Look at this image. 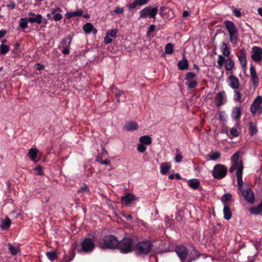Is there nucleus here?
Returning a JSON list of instances; mask_svg holds the SVG:
<instances>
[{"label":"nucleus","mask_w":262,"mask_h":262,"mask_svg":"<svg viewBox=\"0 0 262 262\" xmlns=\"http://www.w3.org/2000/svg\"><path fill=\"white\" fill-rule=\"evenodd\" d=\"M53 18L55 21H58L62 18V15L59 13H57L54 15Z\"/></svg>","instance_id":"nucleus-56"},{"label":"nucleus","mask_w":262,"mask_h":262,"mask_svg":"<svg viewBox=\"0 0 262 262\" xmlns=\"http://www.w3.org/2000/svg\"><path fill=\"white\" fill-rule=\"evenodd\" d=\"M158 7H146L140 11V17L145 18L149 15L151 18H155L158 13Z\"/></svg>","instance_id":"nucleus-8"},{"label":"nucleus","mask_w":262,"mask_h":262,"mask_svg":"<svg viewBox=\"0 0 262 262\" xmlns=\"http://www.w3.org/2000/svg\"><path fill=\"white\" fill-rule=\"evenodd\" d=\"M104 41L106 44H108L112 42V39L110 37V36L106 35L104 37Z\"/></svg>","instance_id":"nucleus-59"},{"label":"nucleus","mask_w":262,"mask_h":262,"mask_svg":"<svg viewBox=\"0 0 262 262\" xmlns=\"http://www.w3.org/2000/svg\"><path fill=\"white\" fill-rule=\"evenodd\" d=\"M117 33V29L109 30L106 32V35L111 37H116Z\"/></svg>","instance_id":"nucleus-49"},{"label":"nucleus","mask_w":262,"mask_h":262,"mask_svg":"<svg viewBox=\"0 0 262 262\" xmlns=\"http://www.w3.org/2000/svg\"><path fill=\"white\" fill-rule=\"evenodd\" d=\"M223 212L225 219L229 220L231 219L232 214L228 205L224 206Z\"/></svg>","instance_id":"nucleus-28"},{"label":"nucleus","mask_w":262,"mask_h":262,"mask_svg":"<svg viewBox=\"0 0 262 262\" xmlns=\"http://www.w3.org/2000/svg\"><path fill=\"white\" fill-rule=\"evenodd\" d=\"M243 170H236V176L237 181L238 188L240 191L244 190L245 188H244V182L242 180Z\"/></svg>","instance_id":"nucleus-16"},{"label":"nucleus","mask_w":262,"mask_h":262,"mask_svg":"<svg viewBox=\"0 0 262 262\" xmlns=\"http://www.w3.org/2000/svg\"><path fill=\"white\" fill-rule=\"evenodd\" d=\"M28 18H22L20 20L19 26L22 29H25L28 27Z\"/></svg>","instance_id":"nucleus-40"},{"label":"nucleus","mask_w":262,"mask_h":262,"mask_svg":"<svg viewBox=\"0 0 262 262\" xmlns=\"http://www.w3.org/2000/svg\"><path fill=\"white\" fill-rule=\"evenodd\" d=\"M137 241V238L133 235L126 236L123 239H122V244L123 246H132L136 244L135 246H141L144 245V246H152V243L149 241H145L141 243H138L136 244V242Z\"/></svg>","instance_id":"nucleus-3"},{"label":"nucleus","mask_w":262,"mask_h":262,"mask_svg":"<svg viewBox=\"0 0 262 262\" xmlns=\"http://www.w3.org/2000/svg\"><path fill=\"white\" fill-rule=\"evenodd\" d=\"M186 83L188 87L190 89H193L197 85V82L195 80H188Z\"/></svg>","instance_id":"nucleus-48"},{"label":"nucleus","mask_w":262,"mask_h":262,"mask_svg":"<svg viewBox=\"0 0 262 262\" xmlns=\"http://www.w3.org/2000/svg\"><path fill=\"white\" fill-rule=\"evenodd\" d=\"M182 158H183L181 154H177V155L176 156V157H175V158H174V160H175V161H176V162H177V163H179V162H181V161H182Z\"/></svg>","instance_id":"nucleus-57"},{"label":"nucleus","mask_w":262,"mask_h":262,"mask_svg":"<svg viewBox=\"0 0 262 262\" xmlns=\"http://www.w3.org/2000/svg\"><path fill=\"white\" fill-rule=\"evenodd\" d=\"M174 247H168L167 248H166L165 250L161 251V250H158L156 251L155 252L157 253H162L163 252H167L170 251H172L173 250Z\"/></svg>","instance_id":"nucleus-51"},{"label":"nucleus","mask_w":262,"mask_h":262,"mask_svg":"<svg viewBox=\"0 0 262 262\" xmlns=\"http://www.w3.org/2000/svg\"><path fill=\"white\" fill-rule=\"evenodd\" d=\"M9 251L12 255H15L20 251L19 247H9Z\"/></svg>","instance_id":"nucleus-45"},{"label":"nucleus","mask_w":262,"mask_h":262,"mask_svg":"<svg viewBox=\"0 0 262 262\" xmlns=\"http://www.w3.org/2000/svg\"><path fill=\"white\" fill-rule=\"evenodd\" d=\"M42 17L40 14L35 15L34 17L28 18L29 22L31 23H36L40 24L42 22Z\"/></svg>","instance_id":"nucleus-30"},{"label":"nucleus","mask_w":262,"mask_h":262,"mask_svg":"<svg viewBox=\"0 0 262 262\" xmlns=\"http://www.w3.org/2000/svg\"><path fill=\"white\" fill-rule=\"evenodd\" d=\"M38 150L36 148H31L28 152V155L32 160H34L37 158Z\"/></svg>","instance_id":"nucleus-38"},{"label":"nucleus","mask_w":262,"mask_h":262,"mask_svg":"<svg viewBox=\"0 0 262 262\" xmlns=\"http://www.w3.org/2000/svg\"><path fill=\"white\" fill-rule=\"evenodd\" d=\"M251 58L256 62H259L262 60V49L260 47L254 46L252 48Z\"/></svg>","instance_id":"nucleus-11"},{"label":"nucleus","mask_w":262,"mask_h":262,"mask_svg":"<svg viewBox=\"0 0 262 262\" xmlns=\"http://www.w3.org/2000/svg\"><path fill=\"white\" fill-rule=\"evenodd\" d=\"M221 157V154L219 152H215L211 154L208 155L206 157L207 160H216Z\"/></svg>","instance_id":"nucleus-34"},{"label":"nucleus","mask_w":262,"mask_h":262,"mask_svg":"<svg viewBox=\"0 0 262 262\" xmlns=\"http://www.w3.org/2000/svg\"><path fill=\"white\" fill-rule=\"evenodd\" d=\"M189 186L194 189H196L199 185H200V182L197 179H191V180H190L189 181Z\"/></svg>","instance_id":"nucleus-37"},{"label":"nucleus","mask_w":262,"mask_h":262,"mask_svg":"<svg viewBox=\"0 0 262 262\" xmlns=\"http://www.w3.org/2000/svg\"><path fill=\"white\" fill-rule=\"evenodd\" d=\"M79 192L83 193H88L89 192V188L85 183H83L80 187V190H79Z\"/></svg>","instance_id":"nucleus-46"},{"label":"nucleus","mask_w":262,"mask_h":262,"mask_svg":"<svg viewBox=\"0 0 262 262\" xmlns=\"http://www.w3.org/2000/svg\"><path fill=\"white\" fill-rule=\"evenodd\" d=\"M96 161L99 162L101 164L109 165L110 166H111V161L107 159H105L104 160H99L97 159Z\"/></svg>","instance_id":"nucleus-54"},{"label":"nucleus","mask_w":262,"mask_h":262,"mask_svg":"<svg viewBox=\"0 0 262 262\" xmlns=\"http://www.w3.org/2000/svg\"><path fill=\"white\" fill-rule=\"evenodd\" d=\"M11 224V221L8 217L5 219H0V227L3 230L9 228Z\"/></svg>","instance_id":"nucleus-22"},{"label":"nucleus","mask_w":262,"mask_h":262,"mask_svg":"<svg viewBox=\"0 0 262 262\" xmlns=\"http://www.w3.org/2000/svg\"><path fill=\"white\" fill-rule=\"evenodd\" d=\"M137 6H138V4L137 3L136 0H135L132 4L129 5V9H134Z\"/></svg>","instance_id":"nucleus-62"},{"label":"nucleus","mask_w":262,"mask_h":262,"mask_svg":"<svg viewBox=\"0 0 262 262\" xmlns=\"http://www.w3.org/2000/svg\"><path fill=\"white\" fill-rule=\"evenodd\" d=\"M227 172V167L222 164H219L214 166L211 172L215 179H220L226 176Z\"/></svg>","instance_id":"nucleus-5"},{"label":"nucleus","mask_w":262,"mask_h":262,"mask_svg":"<svg viewBox=\"0 0 262 262\" xmlns=\"http://www.w3.org/2000/svg\"><path fill=\"white\" fill-rule=\"evenodd\" d=\"M232 198V195L230 193H226L221 198V201L224 204V206L228 205V203L230 201Z\"/></svg>","instance_id":"nucleus-32"},{"label":"nucleus","mask_w":262,"mask_h":262,"mask_svg":"<svg viewBox=\"0 0 262 262\" xmlns=\"http://www.w3.org/2000/svg\"><path fill=\"white\" fill-rule=\"evenodd\" d=\"M250 129H249L250 134L251 136H253V135L257 133V130L256 129V126L254 125H253V123L252 122L250 123Z\"/></svg>","instance_id":"nucleus-47"},{"label":"nucleus","mask_w":262,"mask_h":262,"mask_svg":"<svg viewBox=\"0 0 262 262\" xmlns=\"http://www.w3.org/2000/svg\"><path fill=\"white\" fill-rule=\"evenodd\" d=\"M83 29L86 33H93L94 34H96L97 32V30L94 28L93 25L90 23L85 24L83 26Z\"/></svg>","instance_id":"nucleus-23"},{"label":"nucleus","mask_w":262,"mask_h":262,"mask_svg":"<svg viewBox=\"0 0 262 262\" xmlns=\"http://www.w3.org/2000/svg\"><path fill=\"white\" fill-rule=\"evenodd\" d=\"M1 53L2 54H6L9 50V47L4 44H1L0 46Z\"/></svg>","instance_id":"nucleus-44"},{"label":"nucleus","mask_w":262,"mask_h":262,"mask_svg":"<svg viewBox=\"0 0 262 262\" xmlns=\"http://www.w3.org/2000/svg\"><path fill=\"white\" fill-rule=\"evenodd\" d=\"M75 248L76 247H73V248H71L70 250H69V253H70L69 255H67V257L72 256L73 255V253H75Z\"/></svg>","instance_id":"nucleus-63"},{"label":"nucleus","mask_w":262,"mask_h":262,"mask_svg":"<svg viewBox=\"0 0 262 262\" xmlns=\"http://www.w3.org/2000/svg\"><path fill=\"white\" fill-rule=\"evenodd\" d=\"M262 97L258 96L256 97L250 107V111L253 115L256 113L262 114Z\"/></svg>","instance_id":"nucleus-7"},{"label":"nucleus","mask_w":262,"mask_h":262,"mask_svg":"<svg viewBox=\"0 0 262 262\" xmlns=\"http://www.w3.org/2000/svg\"><path fill=\"white\" fill-rule=\"evenodd\" d=\"M138 5L142 6L146 4L149 0H136Z\"/></svg>","instance_id":"nucleus-58"},{"label":"nucleus","mask_w":262,"mask_h":262,"mask_svg":"<svg viewBox=\"0 0 262 262\" xmlns=\"http://www.w3.org/2000/svg\"><path fill=\"white\" fill-rule=\"evenodd\" d=\"M249 211L252 214L258 215L262 213V200L257 206L250 208Z\"/></svg>","instance_id":"nucleus-21"},{"label":"nucleus","mask_w":262,"mask_h":262,"mask_svg":"<svg viewBox=\"0 0 262 262\" xmlns=\"http://www.w3.org/2000/svg\"><path fill=\"white\" fill-rule=\"evenodd\" d=\"M233 12L235 14L236 16H237V17L241 16V13L239 11L237 10V9H234Z\"/></svg>","instance_id":"nucleus-64"},{"label":"nucleus","mask_w":262,"mask_h":262,"mask_svg":"<svg viewBox=\"0 0 262 262\" xmlns=\"http://www.w3.org/2000/svg\"><path fill=\"white\" fill-rule=\"evenodd\" d=\"M82 14V12L81 10L68 12L67 13V17L70 18L71 17L76 16H80Z\"/></svg>","instance_id":"nucleus-41"},{"label":"nucleus","mask_w":262,"mask_h":262,"mask_svg":"<svg viewBox=\"0 0 262 262\" xmlns=\"http://www.w3.org/2000/svg\"><path fill=\"white\" fill-rule=\"evenodd\" d=\"M250 72L252 80L253 85L254 86H257L259 83V79L256 74L255 68L253 66H251L250 68Z\"/></svg>","instance_id":"nucleus-17"},{"label":"nucleus","mask_w":262,"mask_h":262,"mask_svg":"<svg viewBox=\"0 0 262 262\" xmlns=\"http://www.w3.org/2000/svg\"><path fill=\"white\" fill-rule=\"evenodd\" d=\"M103 241L105 246H118L119 244L118 240L112 235L105 236Z\"/></svg>","instance_id":"nucleus-14"},{"label":"nucleus","mask_w":262,"mask_h":262,"mask_svg":"<svg viewBox=\"0 0 262 262\" xmlns=\"http://www.w3.org/2000/svg\"><path fill=\"white\" fill-rule=\"evenodd\" d=\"M241 54L238 56V59L242 66L245 68L247 66L246 52L245 48H242L241 51Z\"/></svg>","instance_id":"nucleus-18"},{"label":"nucleus","mask_w":262,"mask_h":262,"mask_svg":"<svg viewBox=\"0 0 262 262\" xmlns=\"http://www.w3.org/2000/svg\"><path fill=\"white\" fill-rule=\"evenodd\" d=\"M138 150L140 152H143L146 150V147L143 144H139L137 147Z\"/></svg>","instance_id":"nucleus-53"},{"label":"nucleus","mask_w":262,"mask_h":262,"mask_svg":"<svg viewBox=\"0 0 262 262\" xmlns=\"http://www.w3.org/2000/svg\"><path fill=\"white\" fill-rule=\"evenodd\" d=\"M217 63L219 68H221L223 66V64L225 63V68L227 71L231 70L234 66V62L230 58L226 59L222 55L218 56Z\"/></svg>","instance_id":"nucleus-6"},{"label":"nucleus","mask_w":262,"mask_h":262,"mask_svg":"<svg viewBox=\"0 0 262 262\" xmlns=\"http://www.w3.org/2000/svg\"><path fill=\"white\" fill-rule=\"evenodd\" d=\"M245 200L250 204H253L255 202L254 194L251 188L248 186L241 191Z\"/></svg>","instance_id":"nucleus-9"},{"label":"nucleus","mask_w":262,"mask_h":262,"mask_svg":"<svg viewBox=\"0 0 262 262\" xmlns=\"http://www.w3.org/2000/svg\"><path fill=\"white\" fill-rule=\"evenodd\" d=\"M241 116V110L238 107H234L233 109L231 116L234 120H238Z\"/></svg>","instance_id":"nucleus-26"},{"label":"nucleus","mask_w":262,"mask_h":262,"mask_svg":"<svg viewBox=\"0 0 262 262\" xmlns=\"http://www.w3.org/2000/svg\"><path fill=\"white\" fill-rule=\"evenodd\" d=\"M46 255L49 259L51 261H53L58 258L57 253L56 251H48L46 253Z\"/></svg>","instance_id":"nucleus-36"},{"label":"nucleus","mask_w":262,"mask_h":262,"mask_svg":"<svg viewBox=\"0 0 262 262\" xmlns=\"http://www.w3.org/2000/svg\"><path fill=\"white\" fill-rule=\"evenodd\" d=\"M75 253L74 252L73 253V255L72 256H70V257H67V255L64 254V258L66 259L65 262L71 261L73 259L74 257H75Z\"/></svg>","instance_id":"nucleus-55"},{"label":"nucleus","mask_w":262,"mask_h":262,"mask_svg":"<svg viewBox=\"0 0 262 262\" xmlns=\"http://www.w3.org/2000/svg\"><path fill=\"white\" fill-rule=\"evenodd\" d=\"M249 211L252 214L258 215L262 213V200L257 206L250 208Z\"/></svg>","instance_id":"nucleus-20"},{"label":"nucleus","mask_w":262,"mask_h":262,"mask_svg":"<svg viewBox=\"0 0 262 262\" xmlns=\"http://www.w3.org/2000/svg\"><path fill=\"white\" fill-rule=\"evenodd\" d=\"M121 200L122 203H123L126 205H128L132 202L136 200V198L135 195H134L133 194L128 193L125 196H123Z\"/></svg>","instance_id":"nucleus-19"},{"label":"nucleus","mask_w":262,"mask_h":262,"mask_svg":"<svg viewBox=\"0 0 262 262\" xmlns=\"http://www.w3.org/2000/svg\"><path fill=\"white\" fill-rule=\"evenodd\" d=\"M215 105L217 107H220L227 102V95L224 91L219 92L214 98Z\"/></svg>","instance_id":"nucleus-10"},{"label":"nucleus","mask_w":262,"mask_h":262,"mask_svg":"<svg viewBox=\"0 0 262 262\" xmlns=\"http://www.w3.org/2000/svg\"><path fill=\"white\" fill-rule=\"evenodd\" d=\"M192 250L189 252L186 247H175V251L182 262H191L199 257V252L191 247Z\"/></svg>","instance_id":"nucleus-1"},{"label":"nucleus","mask_w":262,"mask_h":262,"mask_svg":"<svg viewBox=\"0 0 262 262\" xmlns=\"http://www.w3.org/2000/svg\"><path fill=\"white\" fill-rule=\"evenodd\" d=\"M95 247H81L80 250H77L79 253H90L94 250Z\"/></svg>","instance_id":"nucleus-39"},{"label":"nucleus","mask_w":262,"mask_h":262,"mask_svg":"<svg viewBox=\"0 0 262 262\" xmlns=\"http://www.w3.org/2000/svg\"><path fill=\"white\" fill-rule=\"evenodd\" d=\"M153 247H134V251L137 255H146L152 250Z\"/></svg>","instance_id":"nucleus-15"},{"label":"nucleus","mask_w":262,"mask_h":262,"mask_svg":"<svg viewBox=\"0 0 262 262\" xmlns=\"http://www.w3.org/2000/svg\"><path fill=\"white\" fill-rule=\"evenodd\" d=\"M195 74L193 72H189L186 75V80L187 81L191 80L195 77Z\"/></svg>","instance_id":"nucleus-52"},{"label":"nucleus","mask_w":262,"mask_h":262,"mask_svg":"<svg viewBox=\"0 0 262 262\" xmlns=\"http://www.w3.org/2000/svg\"><path fill=\"white\" fill-rule=\"evenodd\" d=\"M241 152L240 151H237L232 156L231 160L232 164L229 169L230 173L233 172L235 169L239 171L243 170V163L242 161H238L239 154Z\"/></svg>","instance_id":"nucleus-4"},{"label":"nucleus","mask_w":262,"mask_h":262,"mask_svg":"<svg viewBox=\"0 0 262 262\" xmlns=\"http://www.w3.org/2000/svg\"><path fill=\"white\" fill-rule=\"evenodd\" d=\"M171 167L168 163H162L160 165V172L163 174H166Z\"/></svg>","instance_id":"nucleus-27"},{"label":"nucleus","mask_w":262,"mask_h":262,"mask_svg":"<svg viewBox=\"0 0 262 262\" xmlns=\"http://www.w3.org/2000/svg\"><path fill=\"white\" fill-rule=\"evenodd\" d=\"M95 238L93 236L85 238L82 242L81 246H94Z\"/></svg>","instance_id":"nucleus-29"},{"label":"nucleus","mask_w":262,"mask_h":262,"mask_svg":"<svg viewBox=\"0 0 262 262\" xmlns=\"http://www.w3.org/2000/svg\"><path fill=\"white\" fill-rule=\"evenodd\" d=\"M173 45L170 43H169L167 44L165 46V52L166 54H171L173 52Z\"/></svg>","instance_id":"nucleus-42"},{"label":"nucleus","mask_w":262,"mask_h":262,"mask_svg":"<svg viewBox=\"0 0 262 262\" xmlns=\"http://www.w3.org/2000/svg\"><path fill=\"white\" fill-rule=\"evenodd\" d=\"M139 141L142 144L146 145H149L151 143V139L148 136H141L139 139Z\"/></svg>","instance_id":"nucleus-33"},{"label":"nucleus","mask_w":262,"mask_h":262,"mask_svg":"<svg viewBox=\"0 0 262 262\" xmlns=\"http://www.w3.org/2000/svg\"><path fill=\"white\" fill-rule=\"evenodd\" d=\"M233 99L235 101L241 102V99H242V95L241 93L239 91H237L236 90H235L234 91V96Z\"/></svg>","instance_id":"nucleus-43"},{"label":"nucleus","mask_w":262,"mask_h":262,"mask_svg":"<svg viewBox=\"0 0 262 262\" xmlns=\"http://www.w3.org/2000/svg\"><path fill=\"white\" fill-rule=\"evenodd\" d=\"M220 49L224 56L229 57L230 54L229 48L226 43L223 42L220 47Z\"/></svg>","instance_id":"nucleus-24"},{"label":"nucleus","mask_w":262,"mask_h":262,"mask_svg":"<svg viewBox=\"0 0 262 262\" xmlns=\"http://www.w3.org/2000/svg\"><path fill=\"white\" fill-rule=\"evenodd\" d=\"M230 134L232 136L236 137H237L238 136L239 133H238V130L236 128H232L230 130Z\"/></svg>","instance_id":"nucleus-50"},{"label":"nucleus","mask_w":262,"mask_h":262,"mask_svg":"<svg viewBox=\"0 0 262 262\" xmlns=\"http://www.w3.org/2000/svg\"><path fill=\"white\" fill-rule=\"evenodd\" d=\"M230 37V41L233 45L236 44L238 40V32L235 25L232 21L226 20L224 22Z\"/></svg>","instance_id":"nucleus-2"},{"label":"nucleus","mask_w":262,"mask_h":262,"mask_svg":"<svg viewBox=\"0 0 262 262\" xmlns=\"http://www.w3.org/2000/svg\"><path fill=\"white\" fill-rule=\"evenodd\" d=\"M229 86L232 89L237 90L239 88L238 79L233 75L229 76L227 80Z\"/></svg>","instance_id":"nucleus-12"},{"label":"nucleus","mask_w":262,"mask_h":262,"mask_svg":"<svg viewBox=\"0 0 262 262\" xmlns=\"http://www.w3.org/2000/svg\"><path fill=\"white\" fill-rule=\"evenodd\" d=\"M71 42V38L70 36H67L63 39L61 45L63 48H69Z\"/></svg>","instance_id":"nucleus-35"},{"label":"nucleus","mask_w":262,"mask_h":262,"mask_svg":"<svg viewBox=\"0 0 262 262\" xmlns=\"http://www.w3.org/2000/svg\"><path fill=\"white\" fill-rule=\"evenodd\" d=\"M102 249L118 250L122 253L126 254L134 251V247H100Z\"/></svg>","instance_id":"nucleus-13"},{"label":"nucleus","mask_w":262,"mask_h":262,"mask_svg":"<svg viewBox=\"0 0 262 262\" xmlns=\"http://www.w3.org/2000/svg\"><path fill=\"white\" fill-rule=\"evenodd\" d=\"M124 11V10L121 7H117L114 10V12L117 14H122Z\"/></svg>","instance_id":"nucleus-60"},{"label":"nucleus","mask_w":262,"mask_h":262,"mask_svg":"<svg viewBox=\"0 0 262 262\" xmlns=\"http://www.w3.org/2000/svg\"><path fill=\"white\" fill-rule=\"evenodd\" d=\"M125 128L128 131L135 130L138 129V125L135 121H130L125 124Z\"/></svg>","instance_id":"nucleus-25"},{"label":"nucleus","mask_w":262,"mask_h":262,"mask_svg":"<svg viewBox=\"0 0 262 262\" xmlns=\"http://www.w3.org/2000/svg\"><path fill=\"white\" fill-rule=\"evenodd\" d=\"M16 5L15 3L13 1L10 2L9 4L7 5V7L11 9H14L15 8Z\"/></svg>","instance_id":"nucleus-61"},{"label":"nucleus","mask_w":262,"mask_h":262,"mask_svg":"<svg viewBox=\"0 0 262 262\" xmlns=\"http://www.w3.org/2000/svg\"><path fill=\"white\" fill-rule=\"evenodd\" d=\"M178 66L179 67V69L181 70H186L188 68V63L187 59H184L183 60H180L178 63Z\"/></svg>","instance_id":"nucleus-31"}]
</instances>
